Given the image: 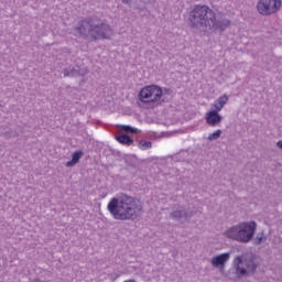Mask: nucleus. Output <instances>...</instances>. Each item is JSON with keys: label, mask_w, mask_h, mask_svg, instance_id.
<instances>
[{"label": "nucleus", "mask_w": 282, "mask_h": 282, "mask_svg": "<svg viewBox=\"0 0 282 282\" xmlns=\"http://www.w3.org/2000/svg\"><path fill=\"white\" fill-rule=\"evenodd\" d=\"M188 25L192 30H213V32H219L224 34L232 21L226 19V13L221 11H213L210 7L206 4H196L188 13Z\"/></svg>", "instance_id": "obj_1"}, {"label": "nucleus", "mask_w": 282, "mask_h": 282, "mask_svg": "<svg viewBox=\"0 0 282 282\" xmlns=\"http://www.w3.org/2000/svg\"><path fill=\"white\" fill-rule=\"evenodd\" d=\"M107 208L113 219L119 221H135L142 215L140 199L124 193L112 197Z\"/></svg>", "instance_id": "obj_2"}, {"label": "nucleus", "mask_w": 282, "mask_h": 282, "mask_svg": "<svg viewBox=\"0 0 282 282\" xmlns=\"http://www.w3.org/2000/svg\"><path fill=\"white\" fill-rule=\"evenodd\" d=\"M77 36H90L93 41H105L111 39L113 30L111 25L100 19L98 15H90L78 22L74 28Z\"/></svg>", "instance_id": "obj_3"}, {"label": "nucleus", "mask_w": 282, "mask_h": 282, "mask_svg": "<svg viewBox=\"0 0 282 282\" xmlns=\"http://www.w3.org/2000/svg\"><path fill=\"white\" fill-rule=\"evenodd\" d=\"M138 101L145 106V109H155L162 107L164 99V89L155 84L144 86L138 93Z\"/></svg>", "instance_id": "obj_4"}, {"label": "nucleus", "mask_w": 282, "mask_h": 282, "mask_svg": "<svg viewBox=\"0 0 282 282\" xmlns=\"http://www.w3.org/2000/svg\"><path fill=\"white\" fill-rule=\"evenodd\" d=\"M234 267L237 279L254 276L257 268H259V257L252 252L242 253L235 258Z\"/></svg>", "instance_id": "obj_5"}, {"label": "nucleus", "mask_w": 282, "mask_h": 282, "mask_svg": "<svg viewBox=\"0 0 282 282\" xmlns=\"http://www.w3.org/2000/svg\"><path fill=\"white\" fill-rule=\"evenodd\" d=\"M257 232V221H243L239 225L232 226L227 230L228 239L239 241V243H250L254 239Z\"/></svg>", "instance_id": "obj_6"}, {"label": "nucleus", "mask_w": 282, "mask_h": 282, "mask_svg": "<svg viewBox=\"0 0 282 282\" xmlns=\"http://www.w3.org/2000/svg\"><path fill=\"white\" fill-rule=\"evenodd\" d=\"M281 0H259L257 3V10L262 17H272L281 10Z\"/></svg>", "instance_id": "obj_7"}, {"label": "nucleus", "mask_w": 282, "mask_h": 282, "mask_svg": "<svg viewBox=\"0 0 282 282\" xmlns=\"http://www.w3.org/2000/svg\"><path fill=\"white\" fill-rule=\"evenodd\" d=\"M176 206H173V210L170 213V218L180 224H186V221L191 223V219L195 216V212L184 205Z\"/></svg>", "instance_id": "obj_8"}, {"label": "nucleus", "mask_w": 282, "mask_h": 282, "mask_svg": "<svg viewBox=\"0 0 282 282\" xmlns=\"http://www.w3.org/2000/svg\"><path fill=\"white\" fill-rule=\"evenodd\" d=\"M63 74L65 77L78 78V76L85 77L86 75H88L89 70L87 69V67L70 66L69 68H64Z\"/></svg>", "instance_id": "obj_9"}, {"label": "nucleus", "mask_w": 282, "mask_h": 282, "mask_svg": "<svg viewBox=\"0 0 282 282\" xmlns=\"http://www.w3.org/2000/svg\"><path fill=\"white\" fill-rule=\"evenodd\" d=\"M206 124L209 127H217L221 124L224 117L219 115V110L212 109L205 115Z\"/></svg>", "instance_id": "obj_10"}, {"label": "nucleus", "mask_w": 282, "mask_h": 282, "mask_svg": "<svg viewBox=\"0 0 282 282\" xmlns=\"http://www.w3.org/2000/svg\"><path fill=\"white\" fill-rule=\"evenodd\" d=\"M229 259H230V253L225 252V253H220L216 257H213L210 260V263H212L213 268H220V272H221V270H224V268H226V263H228Z\"/></svg>", "instance_id": "obj_11"}, {"label": "nucleus", "mask_w": 282, "mask_h": 282, "mask_svg": "<svg viewBox=\"0 0 282 282\" xmlns=\"http://www.w3.org/2000/svg\"><path fill=\"white\" fill-rule=\"evenodd\" d=\"M115 140L123 147H131L135 142L128 133L116 134Z\"/></svg>", "instance_id": "obj_12"}, {"label": "nucleus", "mask_w": 282, "mask_h": 282, "mask_svg": "<svg viewBox=\"0 0 282 282\" xmlns=\"http://www.w3.org/2000/svg\"><path fill=\"white\" fill-rule=\"evenodd\" d=\"M83 155H85V152H83V150H77L73 152L72 160L67 161L65 166H67V169H72V166H76L78 162H80V159L83 158Z\"/></svg>", "instance_id": "obj_13"}, {"label": "nucleus", "mask_w": 282, "mask_h": 282, "mask_svg": "<svg viewBox=\"0 0 282 282\" xmlns=\"http://www.w3.org/2000/svg\"><path fill=\"white\" fill-rule=\"evenodd\" d=\"M228 102V95H223L221 97H219L215 104L214 107L216 111H221L223 107Z\"/></svg>", "instance_id": "obj_14"}, {"label": "nucleus", "mask_w": 282, "mask_h": 282, "mask_svg": "<svg viewBox=\"0 0 282 282\" xmlns=\"http://www.w3.org/2000/svg\"><path fill=\"white\" fill-rule=\"evenodd\" d=\"M119 131H126V133H131L132 135H138L140 133V130L138 128L127 126V124H119Z\"/></svg>", "instance_id": "obj_15"}, {"label": "nucleus", "mask_w": 282, "mask_h": 282, "mask_svg": "<svg viewBox=\"0 0 282 282\" xmlns=\"http://www.w3.org/2000/svg\"><path fill=\"white\" fill-rule=\"evenodd\" d=\"M132 158H134V160H138V155L133 154V155H129L124 159V163L127 166H129L130 169H138V165L133 162Z\"/></svg>", "instance_id": "obj_16"}, {"label": "nucleus", "mask_w": 282, "mask_h": 282, "mask_svg": "<svg viewBox=\"0 0 282 282\" xmlns=\"http://www.w3.org/2000/svg\"><path fill=\"white\" fill-rule=\"evenodd\" d=\"M0 135L6 138V140H10V138L14 137V134H12V129L10 128H0Z\"/></svg>", "instance_id": "obj_17"}, {"label": "nucleus", "mask_w": 282, "mask_h": 282, "mask_svg": "<svg viewBox=\"0 0 282 282\" xmlns=\"http://www.w3.org/2000/svg\"><path fill=\"white\" fill-rule=\"evenodd\" d=\"M264 241H268V237L264 236L263 231L259 232L257 237L253 240L254 246H261V243H264Z\"/></svg>", "instance_id": "obj_18"}, {"label": "nucleus", "mask_w": 282, "mask_h": 282, "mask_svg": "<svg viewBox=\"0 0 282 282\" xmlns=\"http://www.w3.org/2000/svg\"><path fill=\"white\" fill-rule=\"evenodd\" d=\"M139 149L142 151H147V149H151L153 147V142L147 140H140L138 143Z\"/></svg>", "instance_id": "obj_19"}, {"label": "nucleus", "mask_w": 282, "mask_h": 282, "mask_svg": "<svg viewBox=\"0 0 282 282\" xmlns=\"http://www.w3.org/2000/svg\"><path fill=\"white\" fill-rule=\"evenodd\" d=\"M221 129L216 130L215 132L210 133L207 138V140H209V142H213L215 140H219L221 138Z\"/></svg>", "instance_id": "obj_20"}, {"label": "nucleus", "mask_w": 282, "mask_h": 282, "mask_svg": "<svg viewBox=\"0 0 282 282\" xmlns=\"http://www.w3.org/2000/svg\"><path fill=\"white\" fill-rule=\"evenodd\" d=\"M162 89H163V96H164V94L167 96H171V94H173V89H171V88H162Z\"/></svg>", "instance_id": "obj_21"}, {"label": "nucleus", "mask_w": 282, "mask_h": 282, "mask_svg": "<svg viewBox=\"0 0 282 282\" xmlns=\"http://www.w3.org/2000/svg\"><path fill=\"white\" fill-rule=\"evenodd\" d=\"M131 1L133 0H121V2L124 3V6H131Z\"/></svg>", "instance_id": "obj_22"}, {"label": "nucleus", "mask_w": 282, "mask_h": 282, "mask_svg": "<svg viewBox=\"0 0 282 282\" xmlns=\"http://www.w3.org/2000/svg\"><path fill=\"white\" fill-rule=\"evenodd\" d=\"M276 147H278V149H280L282 151V140L276 142Z\"/></svg>", "instance_id": "obj_23"}, {"label": "nucleus", "mask_w": 282, "mask_h": 282, "mask_svg": "<svg viewBox=\"0 0 282 282\" xmlns=\"http://www.w3.org/2000/svg\"><path fill=\"white\" fill-rule=\"evenodd\" d=\"M143 1V3H152L153 2V0H142Z\"/></svg>", "instance_id": "obj_24"}]
</instances>
